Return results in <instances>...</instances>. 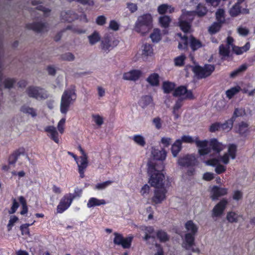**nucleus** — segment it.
I'll list each match as a JSON object with an SVG mask.
<instances>
[{
    "mask_svg": "<svg viewBox=\"0 0 255 255\" xmlns=\"http://www.w3.org/2000/svg\"><path fill=\"white\" fill-rule=\"evenodd\" d=\"M148 173L149 176L148 183L155 188L161 187L164 186V175L162 173L164 168L163 163L160 162H149L148 164Z\"/></svg>",
    "mask_w": 255,
    "mask_h": 255,
    "instance_id": "nucleus-1",
    "label": "nucleus"
},
{
    "mask_svg": "<svg viewBox=\"0 0 255 255\" xmlns=\"http://www.w3.org/2000/svg\"><path fill=\"white\" fill-rule=\"evenodd\" d=\"M195 143L200 155L209 154L210 153L211 149L218 154L225 148V146L222 143L214 138L208 141L207 140H201L198 137H196Z\"/></svg>",
    "mask_w": 255,
    "mask_h": 255,
    "instance_id": "nucleus-2",
    "label": "nucleus"
},
{
    "mask_svg": "<svg viewBox=\"0 0 255 255\" xmlns=\"http://www.w3.org/2000/svg\"><path fill=\"white\" fill-rule=\"evenodd\" d=\"M77 95L74 86H71L63 92L60 102V112L66 114L69 110L71 105L76 101Z\"/></svg>",
    "mask_w": 255,
    "mask_h": 255,
    "instance_id": "nucleus-3",
    "label": "nucleus"
},
{
    "mask_svg": "<svg viewBox=\"0 0 255 255\" xmlns=\"http://www.w3.org/2000/svg\"><path fill=\"white\" fill-rule=\"evenodd\" d=\"M182 15L179 18L178 25L183 32H189L191 29V22L196 15L194 11L182 10Z\"/></svg>",
    "mask_w": 255,
    "mask_h": 255,
    "instance_id": "nucleus-4",
    "label": "nucleus"
},
{
    "mask_svg": "<svg viewBox=\"0 0 255 255\" xmlns=\"http://www.w3.org/2000/svg\"><path fill=\"white\" fill-rule=\"evenodd\" d=\"M186 33H178L177 35L180 37V41L179 42L178 47L179 49H184L187 48L189 41L190 46L193 50H196L202 46L200 41L192 36L189 38L185 35Z\"/></svg>",
    "mask_w": 255,
    "mask_h": 255,
    "instance_id": "nucleus-5",
    "label": "nucleus"
},
{
    "mask_svg": "<svg viewBox=\"0 0 255 255\" xmlns=\"http://www.w3.org/2000/svg\"><path fill=\"white\" fill-rule=\"evenodd\" d=\"M185 228L188 232L185 235V247L189 249L191 247L194 243L195 235L198 231V227L192 221H188L185 224Z\"/></svg>",
    "mask_w": 255,
    "mask_h": 255,
    "instance_id": "nucleus-6",
    "label": "nucleus"
},
{
    "mask_svg": "<svg viewBox=\"0 0 255 255\" xmlns=\"http://www.w3.org/2000/svg\"><path fill=\"white\" fill-rule=\"evenodd\" d=\"M26 93L29 97L38 100H45L49 96L47 91L45 89L33 86L28 87L26 89Z\"/></svg>",
    "mask_w": 255,
    "mask_h": 255,
    "instance_id": "nucleus-7",
    "label": "nucleus"
},
{
    "mask_svg": "<svg viewBox=\"0 0 255 255\" xmlns=\"http://www.w3.org/2000/svg\"><path fill=\"white\" fill-rule=\"evenodd\" d=\"M119 42V41L113 35H107L101 40V49L104 52L108 53L118 45Z\"/></svg>",
    "mask_w": 255,
    "mask_h": 255,
    "instance_id": "nucleus-8",
    "label": "nucleus"
},
{
    "mask_svg": "<svg viewBox=\"0 0 255 255\" xmlns=\"http://www.w3.org/2000/svg\"><path fill=\"white\" fill-rule=\"evenodd\" d=\"M214 70V66L211 64H206L203 67L195 66L193 68V72L200 79L210 76Z\"/></svg>",
    "mask_w": 255,
    "mask_h": 255,
    "instance_id": "nucleus-9",
    "label": "nucleus"
},
{
    "mask_svg": "<svg viewBox=\"0 0 255 255\" xmlns=\"http://www.w3.org/2000/svg\"><path fill=\"white\" fill-rule=\"evenodd\" d=\"M61 17L62 20L68 22H71L75 19H79L80 20L87 22L86 15L84 13H81L79 15L72 10L62 11L61 13Z\"/></svg>",
    "mask_w": 255,
    "mask_h": 255,
    "instance_id": "nucleus-10",
    "label": "nucleus"
},
{
    "mask_svg": "<svg viewBox=\"0 0 255 255\" xmlns=\"http://www.w3.org/2000/svg\"><path fill=\"white\" fill-rule=\"evenodd\" d=\"M3 70L4 65L0 59V91L2 90V85H3L4 87L6 89H11L16 82V80L14 78L7 77L3 79Z\"/></svg>",
    "mask_w": 255,
    "mask_h": 255,
    "instance_id": "nucleus-11",
    "label": "nucleus"
},
{
    "mask_svg": "<svg viewBox=\"0 0 255 255\" xmlns=\"http://www.w3.org/2000/svg\"><path fill=\"white\" fill-rule=\"evenodd\" d=\"M152 15L149 13H145L137 17L135 26L137 28H139L142 26L150 27L152 26Z\"/></svg>",
    "mask_w": 255,
    "mask_h": 255,
    "instance_id": "nucleus-12",
    "label": "nucleus"
},
{
    "mask_svg": "<svg viewBox=\"0 0 255 255\" xmlns=\"http://www.w3.org/2000/svg\"><path fill=\"white\" fill-rule=\"evenodd\" d=\"M114 235L115 236L114 239V243L115 244L121 245L124 249H128L130 248L132 240V237H128L124 238L122 235L117 233H115Z\"/></svg>",
    "mask_w": 255,
    "mask_h": 255,
    "instance_id": "nucleus-13",
    "label": "nucleus"
},
{
    "mask_svg": "<svg viewBox=\"0 0 255 255\" xmlns=\"http://www.w3.org/2000/svg\"><path fill=\"white\" fill-rule=\"evenodd\" d=\"M71 196V195L66 194L61 199L57 207V212L58 213H62L70 206L73 201Z\"/></svg>",
    "mask_w": 255,
    "mask_h": 255,
    "instance_id": "nucleus-14",
    "label": "nucleus"
},
{
    "mask_svg": "<svg viewBox=\"0 0 255 255\" xmlns=\"http://www.w3.org/2000/svg\"><path fill=\"white\" fill-rule=\"evenodd\" d=\"M166 193L167 190L164 186L161 187L155 188L154 196L152 198V202L156 204L161 203L165 199Z\"/></svg>",
    "mask_w": 255,
    "mask_h": 255,
    "instance_id": "nucleus-15",
    "label": "nucleus"
},
{
    "mask_svg": "<svg viewBox=\"0 0 255 255\" xmlns=\"http://www.w3.org/2000/svg\"><path fill=\"white\" fill-rule=\"evenodd\" d=\"M237 146L235 144H230L228 146V152L220 157L221 161L225 164L229 162L230 158L234 159L236 156Z\"/></svg>",
    "mask_w": 255,
    "mask_h": 255,
    "instance_id": "nucleus-16",
    "label": "nucleus"
},
{
    "mask_svg": "<svg viewBox=\"0 0 255 255\" xmlns=\"http://www.w3.org/2000/svg\"><path fill=\"white\" fill-rule=\"evenodd\" d=\"M173 95L175 97H179L183 99H190L193 97L192 92L190 90H187V88L183 86H179L175 89Z\"/></svg>",
    "mask_w": 255,
    "mask_h": 255,
    "instance_id": "nucleus-17",
    "label": "nucleus"
},
{
    "mask_svg": "<svg viewBox=\"0 0 255 255\" xmlns=\"http://www.w3.org/2000/svg\"><path fill=\"white\" fill-rule=\"evenodd\" d=\"M76 162L78 165L80 176L81 178H83L84 177L85 170L87 167L88 164L87 155L80 156Z\"/></svg>",
    "mask_w": 255,
    "mask_h": 255,
    "instance_id": "nucleus-18",
    "label": "nucleus"
},
{
    "mask_svg": "<svg viewBox=\"0 0 255 255\" xmlns=\"http://www.w3.org/2000/svg\"><path fill=\"white\" fill-rule=\"evenodd\" d=\"M228 203L227 200L225 199H222L213 209L212 216L213 217L221 216L223 214Z\"/></svg>",
    "mask_w": 255,
    "mask_h": 255,
    "instance_id": "nucleus-19",
    "label": "nucleus"
},
{
    "mask_svg": "<svg viewBox=\"0 0 255 255\" xmlns=\"http://www.w3.org/2000/svg\"><path fill=\"white\" fill-rule=\"evenodd\" d=\"M48 23L42 21H35L32 23L27 24L26 26L28 30H32L36 32L45 30L47 29Z\"/></svg>",
    "mask_w": 255,
    "mask_h": 255,
    "instance_id": "nucleus-20",
    "label": "nucleus"
},
{
    "mask_svg": "<svg viewBox=\"0 0 255 255\" xmlns=\"http://www.w3.org/2000/svg\"><path fill=\"white\" fill-rule=\"evenodd\" d=\"M196 163V159L192 155H187L180 157L178 160V164L181 166H189L194 165Z\"/></svg>",
    "mask_w": 255,
    "mask_h": 255,
    "instance_id": "nucleus-21",
    "label": "nucleus"
},
{
    "mask_svg": "<svg viewBox=\"0 0 255 255\" xmlns=\"http://www.w3.org/2000/svg\"><path fill=\"white\" fill-rule=\"evenodd\" d=\"M142 72L139 70H132L124 73L123 78L125 80L135 81L142 75Z\"/></svg>",
    "mask_w": 255,
    "mask_h": 255,
    "instance_id": "nucleus-22",
    "label": "nucleus"
},
{
    "mask_svg": "<svg viewBox=\"0 0 255 255\" xmlns=\"http://www.w3.org/2000/svg\"><path fill=\"white\" fill-rule=\"evenodd\" d=\"M207 165L215 166V171L217 174H221L225 171L226 168L219 163V160L217 158H212L205 161Z\"/></svg>",
    "mask_w": 255,
    "mask_h": 255,
    "instance_id": "nucleus-23",
    "label": "nucleus"
},
{
    "mask_svg": "<svg viewBox=\"0 0 255 255\" xmlns=\"http://www.w3.org/2000/svg\"><path fill=\"white\" fill-rule=\"evenodd\" d=\"M227 40V44L226 45H221L219 47V53L224 57L229 56L230 53V49L231 47L232 48V43L234 41L233 39L230 36L228 37Z\"/></svg>",
    "mask_w": 255,
    "mask_h": 255,
    "instance_id": "nucleus-24",
    "label": "nucleus"
},
{
    "mask_svg": "<svg viewBox=\"0 0 255 255\" xmlns=\"http://www.w3.org/2000/svg\"><path fill=\"white\" fill-rule=\"evenodd\" d=\"M45 131L48 133V136L54 142L58 143L59 139L58 137V133L54 126H49L45 128Z\"/></svg>",
    "mask_w": 255,
    "mask_h": 255,
    "instance_id": "nucleus-25",
    "label": "nucleus"
},
{
    "mask_svg": "<svg viewBox=\"0 0 255 255\" xmlns=\"http://www.w3.org/2000/svg\"><path fill=\"white\" fill-rule=\"evenodd\" d=\"M151 154L154 159L163 161L166 158L167 153L164 149L159 150L154 147H152Z\"/></svg>",
    "mask_w": 255,
    "mask_h": 255,
    "instance_id": "nucleus-26",
    "label": "nucleus"
},
{
    "mask_svg": "<svg viewBox=\"0 0 255 255\" xmlns=\"http://www.w3.org/2000/svg\"><path fill=\"white\" fill-rule=\"evenodd\" d=\"M20 111L32 118H35L37 116V110L26 105L22 106L20 108Z\"/></svg>",
    "mask_w": 255,
    "mask_h": 255,
    "instance_id": "nucleus-27",
    "label": "nucleus"
},
{
    "mask_svg": "<svg viewBox=\"0 0 255 255\" xmlns=\"http://www.w3.org/2000/svg\"><path fill=\"white\" fill-rule=\"evenodd\" d=\"M212 198L214 200L220 196L226 195L227 193V189L214 186L212 189Z\"/></svg>",
    "mask_w": 255,
    "mask_h": 255,
    "instance_id": "nucleus-28",
    "label": "nucleus"
},
{
    "mask_svg": "<svg viewBox=\"0 0 255 255\" xmlns=\"http://www.w3.org/2000/svg\"><path fill=\"white\" fill-rule=\"evenodd\" d=\"M106 204V202L104 199H99L95 197H91L89 199L87 206L88 208H91L95 206L104 205Z\"/></svg>",
    "mask_w": 255,
    "mask_h": 255,
    "instance_id": "nucleus-29",
    "label": "nucleus"
},
{
    "mask_svg": "<svg viewBox=\"0 0 255 255\" xmlns=\"http://www.w3.org/2000/svg\"><path fill=\"white\" fill-rule=\"evenodd\" d=\"M175 8L171 5L167 4H162L157 8L158 12L160 14H163L166 13H172L174 12Z\"/></svg>",
    "mask_w": 255,
    "mask_h": 255,
    "instance_id": "nucleus-30",
    "label": "nucleus"
},
{
    "mask_svg": "<svg viewBox=\"0 0 255 255\" xmlns=\"http://www.w3.org/2000/svg\"><path fill=\"white\" fill-rule=\"evenodd\" d=\"M24 153V149L19 148L14 151L9 157L8 163L9 164H14L17 160L18 157Z\"/></svg>",
    "mask_w": 255,
    "mask_h": 255,
    "instance_id": "nucleus-31",
    "label": "nucleus"
},
{
    "mask_svg": "<svg viewBox=\"0 0 255 255\" xmlns=\"http://www.w3.org/2000/svg\"><path fill=\"white\" fill-rule=\"evenodd\" d=\"M146 81L151 86H157L159 83V76L157 73L151 74L146 79Z\"/></svg>",
    "mask_w": 255,
    "mask_h": 255,
    "instance_id": "nucleus-32",
    "label": "nucleus"
},
{
    "mask_svg": "<svg viewBox=\"0 0 255 255\" xmlns=\"http://www.w3.org/2000/svg\"><path fill=\"white\" fill-rule=\"evenodd\" d=\"M182 106V100L181 99H178L175 105L173 108L172 113L174 115V119L175 120L177 119L180 116L181 112L179 111V109Z\"/></svg>",
    "mask_w": 255,
    "mask_h": 255,
    "instance_id": "nucleus-33",
    "label": "nucleus"
},
{
    "mask_svg": "<svg viewBox=\"0 0 255 255\" xmlns=\"http://www.w3.org/2000/svg\"><path fill=\"white\" fill-rule=\"evenodd\" d=\"M250 48V44L249 42H247L244 46L242 47H239L234 46L232 44V49L233 52L237 55H241L244 52L249 50Z\"/></svg>",
    "mask_w": 255,
    "mask_h": 255,
    "instance_id": "nucleus-34",
    "label": "nucleus"
},
{
    "mask_svg": "<svg viewBox=\"0 0 255 255\" xmlns=\"http://www.w3.org/2000/svg\"><path fill=\"white\" fill-rule=\"evenodd\" d=\"M182 148L181 141L180 139L176 140L172 144L171 152L173 157H176Z\"/></svg>",
    "mask_w": 255,
    "mask_h": 255,
    "instance_id": "nucleus-35",
    "label": "nucleus"
},
{
    "mask_svg": "<svg viewBox=\"0 0 255 255\" xmlns=\"http://www.w3.org/2000/svg\"><path fill=\"white\" fill-rule=\"evenodd\" d=\"M171 21V18L170 17L166 15L161 16L158 18V22L160 25L163 28L168 27Z\"/></svg>",
    "mask_w": 255,
    "mask_h": 255,
    "instance_id": "nucleus-36",
    "label": "nucleus"
},
{
    "mask_svg": "<svg viewBox=\"0 0 255 255\" xmlns=\"http://www.w3.org/2000/svg\"><path fill=\"white\" fill-rule=\"evenodd\" d=\"M231 16L235 17L241 13V7L239 3H236L230 9Z\"/></svg>",
    "mask_w": 255,
    "mask_h": 255,
    "instance_id": "nucleus-37",
    "label": "nucleus"
},
{
    "mask_svg": "<svg viewBox=\"0 0 255 255\" xmlns=\"http://www.w3.org/2000/svg\"><path fill=\"white\" fill-rule=\"evenodd\" d=\"M38 4H39V2L38 1L34 0V1H32V4L33 5H34V6L37 5V6L36 7V8L37 9L42 11L43 12L45 16H48L49 14L51 11L50 9L48 8H46V7H44L42 5H38Z\"/></svg>",
    "mask_w": 255,
    "mask_h": 255,
    "instance_id": "nucleus-38",
    "label": "nucleus"
},
{
    "mask_svg": "<svg viewBox=\"0 0 255 255\" xmlns=\"http://www.w3.org/2000/svg\"><path fill=\"white\" fill-rule=\"evenodd\" d=\"M240 215L234 212H229L227 214V220L230 223H237L238 221Z\"/></svg>",
    "mask_w": 255,
    "mask_h": 255,
    "instance_id": "nucleus-39",
    "label": "nucleus"
},
{
    "mask_svg": "<svg viewBox=\"0 0 255 255\" xmlns=\"http://www.w3.org/2000/svg\"><path fill=\"white\" fill-rule=\"evenodd\" d=\"M89 43L93 45L99 42L101 39V36L99 33H92L88 36Z\"/></svg>",
    "mask_w": 255,
    "mask_h": 255,
    "instance_id": "nucleus-40",
    "label": "nucleus"
},
{
    "mask_svg": "<svg viewBox=\"0 0 255 255\" xmlns=\"http://www.w3.org/2000/svg\"><path fill=\"white\" fill-rule=\"evenodd\" d=\"M241 87L239 86H236L228 90L226 92L227 97L230 99H231L234 96L239 93Z\"/></svg>",
    "mask_w": 255,
    "mask_h": 255,
    "instance_id": "nucleus-41",
    "label": "nucleus"
},
{
    "mask_svg": "<svg viewBox=\"0 0 255 255\" xmlns=\"http://www.w3.org/2000/svg\"><path fill=\"white\" fill-rule=\"evenodd\" d=\"M132 139L138 145L142 147L145 145V140L144 137L140 134H136L133 136Z\"/></svg>",
    "mask_w": 255,
    "mask_h": 255,
    "instance_id": "nucleus-42",
    "label": "nucleus"
},
{
    "mask_svg": "<svg viewBox=\"0 0 255 255\" xmlns=\"http://www.w3.org/2000/svg\"><path fill=\"white\" fill-rule=\"evenodd\" d=\"M233 118L227 120L225 123L221 124V129L225 131H230L233 127Z\"/></svg>",
    "mask_w": 255,
    "mask_h": 255,
    "instance_id": "nucleus-43",
    "label": "nucleus"
},
{
    "mask_svg": "<svg viewBox=\"0 0 255 255\" xmlns=\"http://www.w3.org/2000/svg\"><path fill=\"white\" fill-rule=\"evenodd\" d=\"M195 11L196 12V15L201 17L206 14L207 9L204 5L200 3L197 6L196 10Z\"/></svg>",
    "mask_w": 255,
    "mask_h": 255,
    "instance_id": "nucleus-44",
    "label": "nucleus"
},
{
    "mask_svg": "<svg viewBox=\"0 0 255 255\" xmlns=\"http://www.w3.org/2000/svg\"><path fill=\"white\" fill-rule=\"evenodd\" d=\"M248 131V125L246 123L242 122L240 123L237 129V132L241 135H244Z\"/></svg>",
    "mask_w": 255,
    "mask_h": 255,
    "instance_id": "nucleus-45",
    "label": "nucleus"
},
{
    "mask_svg": "<svg viewBox=\"0 0 255 255\" xmlns=\"http://www.w3.org/2000/svg\"><path fill=\"white\" fill-rule=\"evenodd\" d=\"M142 230L144 231L145 233V237H144V240L147 241L148 239L152 238L151 236V234L153 233L154 229L152 227H143L142 228Z\"/></svg>",
    "mask_w": 255,
    "mask_h": 255,
    "instance_id": "nucleus-46",
    "label": "nucleus"
},
{
    "mask_svg": "<svg viewBox=\"0 0 255 255\" xmlns=\"http://www.w3.org/2000/svg\"><path fill=\"white\" fill-rule=\"evenodd\" d=\"M153 54L152 46L149 44H144L142 47V54L145 56H150Z\"/></svg>",
    "mask_w": 255,
    "mask_h": 255,
    "instance_id": "nucleus-47",
    "label": "nucleus"
},
{
    "mask_svg": "<svg viewBox=\"0 0 255 255\" xmlns=\"http://www.w3.org/2000/svg\"><path fill=\"white\" fill-rule=\"evenodd\" d=\"M162 88L164 93H169L175 88V84L170 82H164L163 83Z\"/></svg>",
    "mask_w": 255,
    "mask_h": 255,
    "instance_id": "nucleus-48",
    "label": "nucleus"
},
{
    "mask_svg": "<svg viewBox=\"0 0 255 255\" xmlns=\"http://www.w3.org/2000/svg\"><path fill=\"white\" fill-rule=\"evenodd\" d=\"M113 181L111 180L106 181L102 183H99L95 185L94 189L98 190H104L111 185Z\"/></svg>",
    "mask_w": 255,
    "mask_h": 255,
    "instance_id": "nucleus-49",
    "label": "nucleus"
},
{
    "mask_svg": "<svg viewBox=\"0 0 255 255\" xmlns=\"http://www.w3.org/2000/svg\"><path fill=\"white\" fill-rule=\"evenodd\" d=\"M157 237L160 242H165L169 240V236L166 232L160 230L157 233Z\"/></svg>",
    "mask_w": 255,
    "mask_h": 255,
    "instance_id": "nucleus-50",
    "label": "nucleus"
},
{
    "mask_svg": "<svg viewBox=\"0 0 255 255\" xmlns=\"http://www.w3.org/2000/svg\"><path fill=\"white\" fill-rule=\"evenodd\" d=\"M225 11L223 9H219L216 13V16L217 21L220 23H223L225 21Z\"/></svg>",
    "mask_w": 255,
    "mask_h": 255,
    "instance_id": "nucleus-51",
    "label": "nucleus"
},
{
    "mask_svg": "<svg viewBox=\"0 0 255 255\" xmlns=\"http://www.w3.org/2000/svg\"><path fill=\"white\" fill-rule=\"evenodd\" d=\"M152 101L151 96H145L141 98L140 100V104L142 107H145L150 104Z\"/></svg>",
    "mask_w": 255,
    "mask_h": 255,
    "instance_id": "nucleus-52",
    "label": "nucleus"
},
{
    "mask_svg": "<svg viewBox=\"0 0 255 255\" xmlns=\"http://www.w3.org/2000/svg\"><path fill=\"white\" fill-rule=\"evenodd\" d=\"M221 24L218 21L215 22L209 28V32H218L221 27Z\"/></svg>",
    "mask_w": 255,
    "mask_h": 255,
    "instance_id": "nucleus-53",
    "label": "nucleus"
},
{
    "mask_svg": "<svg viewBox=\"0 0 255 255\" xmlns=\"http://www.w3.org/2000/svg\"><path fill=\"white\" fill-rule=\"evenodd\" d=\"M184 55H180L174 59V63L176 66H181L184 64L185 60Z\"/></svg>",
    "mask_w": 255,
    "mask_h": 255,
    "instance_id": "nucleus-54",
    "label": "nucleus"
},
{
    "mask_svg": "<svg viewBox=\"0 0 255 255\" xmlns=\"http://www.w3.org/2000/svg\"><path fill=\"white\" fill-rule=\"evenodd\" d=\"M94 122L98 126H101L104 123L103 118L98 114H94L92 116Z\"/></svg>",
    "mask_w": 255,
    "mask_h": 255,
    "instance_id": "nucleus-55",
    "label": "nucleus"
},
{
    "mask_svg": "<svg viewBox=\"0 0 255 255\" xmlns=\"http://www.w3.org/2000/svg\"><path fill=\"white\" fill-rule=\"evenodd\" d=\"M127 8L131 13H134L137 11L138 7L137 4L131 2H128L126 3Z\"/></svg>",
    "mask_w": 255,
    "mask_h": 255,
    "instance_id": "nucleus-56",
    "label": "nucleus"
},
{
    "mask_svg": "<svg viewBox=\"0 0 255 255\" xmlns=\"http://www.w3.org/2000/svg\"><path fill=\"white\" fill-rule=\"evenodd\" d=\"M61 58L63 60L72 61L75 59V56L72 53L67 52L62 54L61 55Z\"/></svg>",
    "mask_w": 255,
    "mask_h": 255,
    "instance_id": "nucleus-57",
    "label": "nucleus"
},
{
    "mask_svg": "<svg viewBox=\"0 0 255 255\" xmlns=\"http://www.w3.org/2000/svg\"><path fill=\"white\" fill-rule=\"evenodd\" d=\"M65 121V118H62L58 123L57 128L61 134L64 133Z\"/></svg>",
    "mask_w": 255,
    "mask_h": 255,
    "instance_id": "nucleus-58",
    "label": "nucleus"
},
{
    "mask_svg": "<svg viewBox=\"0 0 255 255\" xmlns=\"http://www.w3.org/2000/svg\"><path fill=\"white\" fill-rule=\"evenodd\" d=\"M82 193L81 189L76 188L74 190V193H68V195H71V198L73 200L75 198L81 197Z\"/></svg>",
    "mask_w": 255,
    "mask_h": 255,
    "instance_id": "nucleus-59",
    "label": "nucleus"
},
{
    "mask_svg": "<svg viewBox=\"0 0 255 255\" xmlns=\"http://www.w3.org/2000/svg\"><path fill=\"white\" fill-rule=\"evenodd\" d=\"M120 24L115 20H111L109 23V28L114 31H118L119 29Z\"/></svg>",
    "mask_w": 255,
    "mask_h": 255,
    "instance_id": "nucleus-60",
    "label": "nucleus"
},
{
    "mask_svg": "<svg viewBox=\"0 0 255 255\" xmlns=\"http://www.w3.org/2000/svg\"><path fill=\"white\" fill-rule=\"evenodd\" d=\"M215 107L217 110L220 111L224 110L226 108V102L223 100L218 101Z\"/></svg>",
    "mask_w": 255,
    "mask_h": 255,
    "instance_id": "nucleus-61",
    "label": "nucleus"
},
{
    "mask_svg": "<svg viewBox=\"0 0 255 255\" xmlns=\"http://www.w3.org/2000/svg\"><path fill=\"white\" fill-rule=\"evenodd\" d=\"M150 37L153 42H158L161 38L160 33H151Z\"/></svg>",
    "mask_w": 255,
    "mask_h": 255,
    "instance_id": "nucleus-62",
    "label": "nucleus"
},
{
    "mask_svg": "<svg viewBox=\"0 0 255 255\" xmlns=\"http://www.w3.org/2000/svg\"><path fill=\"white\" fill-rule=\"evenodd\" d=\"M181 143L182 142L186 143H195V139H194L192 136L189 135H183L181 138Z\"/></svg>",
    "mask_w": 255,
    "mask_h": 255,
    "instance_id": "nucleus-63",
    "label": "nucleus"
},
{
    "mask_svg": "<svg viewBox=\"0 0 255 255\" xmlns=\"http://www.w3.org/2000/svg\"><path fill=\"white\" fill-rule=\"evenodd\" d=\"M153 124L157 129H159L162 127L161 119L159 117L155 118L152 120Z\"/></svg>",
    "mask_w": 255,
    "mask_h": 255,
    "instance_id": "nucleus-64",
    "label": "nucleus"
}]
</instances>
